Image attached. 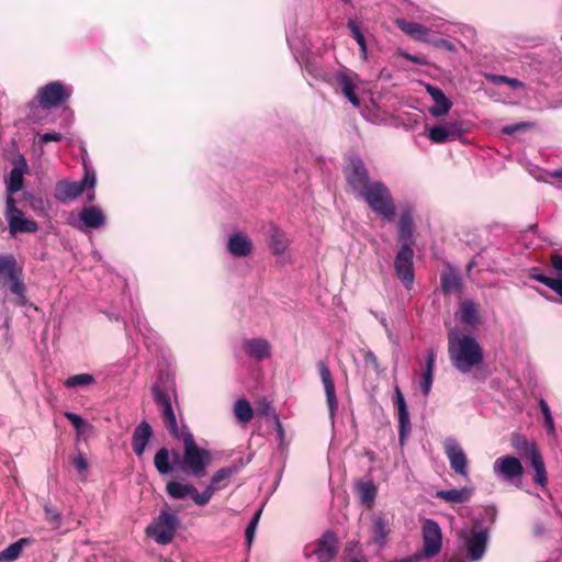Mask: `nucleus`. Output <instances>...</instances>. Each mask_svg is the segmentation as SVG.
Instances as JSON below:
<instances>
[{
    "label": "nucleus",
    "instance_id": "nucleus-1",
    "mask_svg": "<svg viewBox=\"0 0 562 562\" xmlns=\"http://www.w3.org/2000/svg\"><path fill=\"white\" fill-rule=\"evenodd\" d=\"M154 402L157 405L165 427L169 434L183 442V456L180 460L178 452H173V463L188 475L201 477L205 474V469L212 462V456L209 450L199 447L187 426L179 429L176 414L171 404L169 394L161 390L159 385L153 386Z\"/></svg>",
    "mask_w": 562,
    "mask_h": 562
},
{
    "label": "nucleus",
    "instance_id": "nucleus-2",
    "mask_svg": "<svg viewBox=\"0 0 562 562\" xmlns=\"http://www.w3.org/2000/svg\"><path fill=\"white\" fill-rule=\"evenodd\" d=\"M448 351L452 366L461 373H468L484 360L483 349L475 338L451 330L448 335Z\"/></svg>",
    "mask_w": 562,
    "mask_h": 562
},
{
    "label": "nucleus",
    "instance_id": "nucleus-3",
    "mask_svg": "<svg viewBox=\"0 0 562 562\" xmlns=\"http://www.w3.org/2000/svg\"><path fill=\"white\" fill-rule=\"evenodd\" d=\"M357 199L363 200L379 217L392 222L395 217V203L389 188L381 181H372Z\"/></svg>",
    "mask_w": 562,
    "mask_h": 562
},
{
    "label": "nucleus",
    "instance_id": "nucleus-4",
    "mask_svg": "<svg viewBox=\"0 0 562 562\" xmlns=\"http://www.w3.org/2000/svg\"><path fill=\"white\" fill-rule=\"evenodd\" d=\"M7 289L14 295V305L25 306L29 304L25 285L12 255L0 256V290Z\"/></svg>",
    "mask_w": 562,
    "mask_h": 562
},
{
    "label": "nucleus",
    "instance_id": "nucleus-5",
    "mask_svg": "<svg viewBox=\"0 0 562 562\" xmlns=\"http://www.w3.org/2000/svg\"><path fill=\"white\" fill-rule=\"evenodd\" d=\"M83 167L85 176L81 181L60 180L56 183L54 196L58 202L67 204L79 198L85 189H94L97 183L95 170L88 166L86 160H83Z\"/></svg>",
    "mask_w": 562,
    "mask_h": 562
},
{
    "label": "nucleus",
    "instance_id": "nucleus-6",
    "mask_svg": "<svg viewBox=\"0 0 562 562\" xmlns=\"http://www.w3.org/2000/svg\"><path fill=\"white\" fill-rule=\"evenodd\" d=\"M512 446L522 458L529 460L535 470L533 482L537 485L544 487L548 482L547 470L537 445L520 435H514L512 438Z\"/></svg>",
    "mask_w": 562,
    "mask_h": 562
},
{
    "label": "nucleus",
    "instance_id": "nucleus-7",
    "mask_svg": "<svg viewBox=\"0 0 562 562\" xmlns=\"http://www.w3.org/2000/svg\"><path fill=\"white\" fill-rule=\"evenodd\" d=\"M459 537L463 540L467 547L470 561L476 562L484 557L490 538L487 528L475 524L470 531L468 529H462L459 532Z\"/></svg>",
    "mask_w": 562,
    "mask_h": 562
},
{
    "label": "nucleus",
    "instance_id": "nucleus-8",
    "mask_svg": "<svg viewBox=\"0 0 562 562\" xmlns=\"http://www.w3.org/2000/svg\"><path fill=\"white\" fill-rule=\"evenodd\" d=\"M179 524L180 521L175 514L162 510L155 521L147 527L146 533L157 543L168 544L173 540Z\"/></svg>",
    "mask_w": 562,
    "mask_h": 562
},
{
    "label": "nucleus",
    "instance_id": "nucleus-9",
    "mask_svg": "<svg viewBox=\"0 0 562 562\" xmlns=\"http://www.w3.org/2000/svg\"><path fill=\"white\" fill-rule=\"evenodd\" d=\"M14 196L5 198V220L9 225L10 235L15 236L19 233H35L38 229L37 223L25 217L24 213L16 207Z\"/></svg>",
    "mask_w": 562,
    "mask_h": 562
},
{
    "label": "nucleus",
    "instance_id": "nucleus-10",
    "mask_svg": "<svg viewBox=\"0 0 562 562\" xmlns=\"http://www.w3.org/2000/svg\"><path fill=\"white\" fill-rule=\"evenodd\" d=\"M423 532V558L436 557L442 547V532L439 524L434 519H425L422 525Z\"/></svg>",
    "mask_w": 562,
    "mask_h": 562
},
{
    "label": "nucleus",
    "instance_id": "nucleus-11",
    "mask_svg": "<svg viewBox=\"0 0 562 562\" xmlns=\"http://www.w3.org/2000/svg\"><path fill=\"white\" fill-rule=\"evenodd\" d=\"M493 473L502 481L515 483L516 481H520L524 474V468L516 457L504 456L494 461Z\"/></svg>",
    "mask_w": 562,
    "mask_h": 562
},
{
    "label": "nucleus",
    "instance_id": "nucleus-12",
    "mask_svg": "<svg viewBox=\"0 0 562 562\" xmlns=\"http://www.w3.org/2000/svg\"><path fill=\"white\" fill-rule=\"evenodd\" d=\"M347 182L351 188L355 196L359 195L369 184V172L362 159L355 157L350 159V164L345 169Z\"/></svg>",
    "mask_w": 562,
    "mask_h": 562
},
{
    "label": "nucleus",
    "instance_id": "nucleus-13",
    "mask_svg": "<svg viewBox=\"0 0 562 562\" xmlns=\"http://www.w3.org/2000/svg\"><path fill=\"white\" fill-rule=\"evenodd\" d=\"M414 251L411 245H402L394 260L396 277L409 289L414 283Z\"/></svg>",
    "mask_w": 562,
    "mask_h": 562
},
{
    "label": "nucleus",
    "instance_id": "nucleus-14",
    "mask_svg": "<svg viewBox=\"0 0 562 562\" xmlns=\"http://www.w3.org/2000/svg\"><path fill=\"white\" fill-rule=\"evenodd\" d=\"M331 83L335 81L340 92L347 98V100L356 108L360 106V99L356 93V85L359 81V77L356 72L348 68L338 69L333 77H330Z\"/></svg>",
    "mask_w": 562,
    "mask_h": 562
},
{
    "label": "nucleus",
    "instance_id": "nucleus-15",
    "mask_svg": "<svg viewBox=\"0 0 562 562\" xmlns=\"http://www.w3.org/2000/svg\"><path fill=\"white\" fill-rule=\"evenodd\" d=\"M443 448L452 471L468 480L469 461L459 442L454 438H447Z\"/></svg>",
    "mask_w": 562,
    "mask_h": 562
},
{
    "label": "nucleus",
    "instance_id": "nucleus-16",
    "mask_svg": "<svg viewBox=\"0 0 562 562\" xmlns=\"http://www.w3.org/2000/svg\"><path fill=\"white\" fill-rule=\"evenodd\" d=\"M78 222L69 220V224L79 231L99 229L106 224V215L99 206H85L78 213Z\"/></svg>",
    "mask_w": 562,
    "mask_h": 562
},
{
    "label": "nucleus",
    "instance_id": "nucleus-17",
    "mask_svg": "<svg viewBox=\"0 0 562 562\" xmlns=\"http://www.w3.org/2000/svg\"><path fill=\"white\" fill-rule=\"evenodd\" d=\"M36 98L42 108L52 109L65 102L69 98V93L61 82L53 81L42 87Z\"/></svg>",
    "mask_w": 562,
    "mask_h": 562
},
{
    "label": "nucleus",
    "instance_id": "nucleus-18",
    "mask_svg": "<svg viewBox=\"0 0 562 562\" xmlns=\"http://www.w3.org/2000/svg\"><path fill=\"white\" fill-rule=\"evenodd\" d=\"M12 169L5 181L7 196H13L24 186V175L29 172V165L23 155H18L12 161Z\"/></svg>",
    "mask_w": 562,
    "mask_h": 562
},
{
    "label": "nucleus",
    "instance_id": "nucleus-19",
    "mask_svg": "<svg viewBox=\"0 0 562 562\" xmlns=\"http://www.w3.org/2000/svg\"><path fill=\"white\" fill-rule=\"evenodd\" d=\"M464 130L459 121L446 122L427 131L428 138L436 144L454 140L462 136Z\"/></svg>",
    "mask_w": 562,
    "mask_h": 562
},
{
    "label": "nucleus",
    "instance_id": "nucleus-20",
    "mask_svg": "<svg viewBox=\"0 0 562 562\" xmlns=\"http://www.w3.org/2000/svg\"><path fill=\"white\" fill-rule=\"evenodd\" d=\"M166 491L168 495L175 499H182L189 496L199 506H204L207 504L206 495H204V492L199 493V491L191 484L170 481L166 485Z\"/></svg>",
    "mask_w": 562,
    "mask_h": 562
},
{
    "label": "nucleus",
    "instance_id": "nucleus-21",
    "mask_svg": "<svg viewBox=\"0 0 562 562\" xmlns=\"http://www.w3.org/2000/svg\"><path fill=\"white\" fill-rule=\"evenodd\" d=\"M319 376L324 385L326 402L329 411L331 423L334 424L335 414L338 409V401L336 397L335 383L330 373L329 368L324 361L317 363Z\"/></svg>",
    "mask_w": 562,
    "mask_h": 562
},
{
    "label": "nucleus",
    "instance_id": "nucleus-22",
    "mask_svg": "<svg viewBox=\"0 0 562 562\" xmlns=\"http://www.w3.org/2000/svg\"><path fill=\"white\" fill-rule=\"evenodd\" d=\"M395 404L398 413V441L404 446L412 432V424L406 401L400 387L395 386Z\"/></svg>",
    "mask_w": 562,
    "mask_h": 562
},
{
    "label": "nucleus",
    "instance_id": "nucleus-23",
    "mask_svg": "<svg viewBox=\"0 0 562 562\" xmlns=\"http://www.w3.org/2000/svg\"><path fill=\"white\" fill-rule=\"evenodd\" d=\"M338 539L335 532L327 530L317 541V547L313 550L319 562H331L338 552Z\"/></svg>",
    "mask_w": 562,
    "mask_h": 562
},
{
    "label": "nucleus",
    "instance_id": "nucleus-24",
    "mask_svg": "<svg viewBox=\"0 0 562 562\" xmlns=\"http://www.w3.org/2000/svg\"><path fill=\"white\" fill-rule=\"evenodd\" d=\"M243 350L248 358L262 361L271 357L272 347L266 338H246Z\"/></svg>",
    "mask_w": 562,
    "mask_h": 562
},
{
    "label": "nucleus",
    "instance_id": "nucleus-25",
    "mask_svg": "<svg viewBox=\"0 0 562 562\" xmlns=\"http://www.w3.org/2000/svg\"><path fill=\"white\" fill-rule=\"evenodd\" d=\"M397 236L402 245L414 244V210L412 206H404L401 210L397 222Z\"/></svg>",
    "mask_w": 562,
    "mask_h": 562
},
{
    "label": "nucleus",
    "instance_id": "nucleus-26",
    "mask_svg": "<svg viewBox=\"0 0 562 562\" xmlns=\"http://www.w3.org/2000/svg\"><path fill=\"white\" fill-rule=\"evenodd\" d=\"M426 91L436 103L429 108V113L435 117L446 115L452 108V102L446 97L443 91L435 86L426 85Z\"/></svg>",
    "mask_w": 562,
    "mask_h": 562
},
{
    "label": "nucleus",
    "instance_id": "nucleus-27",
    "mask_svg": "<svg viewBox=\"0 0 562 562\" xmlns=\"http://www.w3.org/2000/svg\"><path fill=\"white\" fill-rule=\"evenodd\" d=\"M227 249L236 258L247 257L252 251V241L244 233H234L228 237Z\"/></svg>",
    "mask_w": 562,
    "mask_h": 562
},
{
    "label": "nucleus",
    "instance_id": "nucleus-28",
    "mask_svg": "<svg viewBox=\"0 0 562 562\" xmlns=\"http://www.w3.org/2000/svg\"><path fill=\"white\" fill-rule=\"evenodd\" d=\"M153 437L151 426L143 420L135 428L132 437V447L133 451L137 457H142L145 452V449Z\"/></svg>",
    "mask_w": 562,
    "mask_h": 562
},
{
    "label": "nucleus",
    "instance_id": "nucleus-29",
    "mask_svg": "<svg viewBox=\"0 0 562 562\" xmlns=\"http://www.w3.org/2000/svg\"><path fill=\"white\" fill-rule=\"evenodd\" d=\"M236 472L237 468L228 467L222 468L214 473L209 486L203 491L204 495H206L207 503L211 501L214 492L224 487L226 485V482H228L233 474Z\"/></svg>",
    "mask_w": 562,
    "mask_h": 562
},
{
    "label": "nucleus",
    "instance_id": "nucleus-30",
    "mask_svg": "<svg viewBox=\"0 0 562 562\" xmlns=\"http://www.w3.org/2000/svg\"><path fill=\"white\" fill-rule=\"evenodd\" d=\"M371 533L373 541L380 548H383L390 533L389 519L384 514L380 513L372 517Z\"/></svg>",
    "mask_w": 562,
    "mask_h": 562
},
{
    "label": "nucleus",
    "instance_id": "nucleus-31",
    "mask_svg": "<svg viewBox=\"0 0 562 562\" xmlns=\"http://www.w3.org/2000/svg\"><path fill=\"white\" fill-rule=\"evenodd\" d=\"M474 487L463 486L461 488H452L447 491H438L436 497L451 504H463L469 502L473 495Z\"/></svg>",
    "mask_w": 562,
    "mask_h": 562
},
{
    "label": "nucleus",
    "instance_id": "nucleus-32",
    "mask_svg": "<svg viewBox=\"0 0 562 562\" xmlns=\"http://www.w3.org/2000/svg\"><path fill=\"white\" fill-rule=\"evenodd\" d=\"M396 25L409 37L419 42H429V30L420 23L408 22L404 19H397Z\"/></svg>",
    "mask_w": 562,
    "mask_h": 562
},
{
    "label": "nucleus",
    "instance_id": "nucleus-33",
    "mask_svg": "<svg viewBox=\"0 0 562 562\" xmlns=\"http://www.w3.org/2000/svg\"><path fill=\"white\" fill-rule=\"evenodd\" d=\"M436 362V352L434 349H428L426 355V362L424 367V372L422 376V392L425 396L430 393L432 381H434V369Z\"/></svg>",
    "mask_w": 562,
    "mask_h": 562
},
{
    "label": "nucleus",
    "instance_id": "nucleus-34",
    "mask_svg": "<svg viewBox=\"0 0 562 562\" xmlns=\"http://www.w3.org/2000/svg\"><path fill=\"white\" fill-rule=\"evenodd\" d=\"M456 317L460 323L475 325L477 322V307L471 300H465L460 304Z\"/></svg>",
    "mask_w": 562,
    "mask_h": 562
},
{
    "label": "nucleus",
    "instance_id": "nucleus-35",
    "mask_svg": "<svg viewBox=\"0 0 562 562\" xmlns=\"http://www.w3.org/2000/svg\"><path fill=\"white\" fill-rule=\"evenodd\" d=\"M32 542L33 539L31 538H21L18 541L11 543L9 547H7L4 550L0 552V562L15 561L22 553L23 549L31 544Z\"/></svg>",
    "mask_w": 562,
    "mask_h": 562
},
{
    "label": "nucleus",
    "instance_id": "nucleus-36",
    "mask_svg": "<svg viewBox=\"0 0 562 562\" xmlns=\"http://www.w3.org/2000/svg\"><path fill=\"white\" fill-rule=\"evenodd\" d=\"M270 235V247L274 255H282L285 252L290 245V240L277 226H271L269 231Z\"/></svg>",
    "mask_w": 562,
    "mask_h": 562
},
{
    "label": "nucleus",
    "instance_id": "nucleus-37",
    "mask_svg": "<svg viewBox=\"0 0 562 562\" xmlns=\"http://www.w3.org/2000/svg\"><path fill=\"white\" fill-rule=\"evenodd\" d=\"M442 291L446 294L460 293L462 290V279L456 272H445L440 278Z\"/></svg>",
    "mask_w": 562,
    "mask_h": 562
},
{
    "label": "nucleus",
    "instance_id": "nucleus-38",
    "mask_svg": "<svg viewBox=\"0 0 562 562\" xmlns=\"http://www.w3.org/2000/svg\"><path fill=\"white\" fill-rule=\"evenodd\" d=\"M154 464L160 474H169L173 471L175 464L170 461V452L167 448L159 449L154 457Z\"/></svg>",
    "mask_w": 562,
    "mask_h": 562
},
{
    "label": "nucleus",
    "instance_id": "nucleus-39",
    "mask_svg": "<svg viewBox=\"0 0 562 562\" xmlns=\"http://www.w3.org/2000/svg\"><path fill=\"white\" fill-rule=\"evenodd\" d=\"M541 283L551 289L558 295V297H553L544 291H539L541 296L550 302L562 303V276L551 277L550 279H542Z\"/></svg>",
    "mask_w": 562,
    "mask_h": 562
},
{
    "label": "nucleus",
    "instance_id": "nucleus-40",
    "mask_svg": "<svg viewBox=\"0 0 562 562\" xmlns=\"http://www.w3.org/2000/svg\"><path fill=\"white\" fill-rule=\"evenodd\" d=\"M357 492L361 503L370 507L374 503L378 490L372 481H360L357 484Z\"/></svg>",
    "mask_w": 562,
    "mask_h": 562
},
{
    "label": "nucleus",
    "instance_id": "nucleus-41",
    "mask_svg": "<svg viewBox=\"0 0 562 562\" xmlns=\"http://www.w3.org/2000/svg\"><path fill=\"white\" fill-rule=\"evenodd\" d=\"M234 415L243 424L249 423L254 417V409L245 398H239L234 404Z\"/></svg>",
    "mask_w": 562,
    "mask_h": 562
},
{
    "label": "nucleus",
    "instance_id": "nucleus-42",
    "mask_svg": "<svg viewBox=\"0 0 562 562\" xmlns=\"http://www.w3.org/2000/svg\"><path fill=\"white\" fill-rule=\"evenodd\" d=\"M94 383H95V378L93 374H90V373L75 374V375L67 378L64 381V385L67 389L88 386V385H92Z\"/></svg>",
    "mask_w": 562,
    "mask_h": 562
},
{
    "label": "nucleus",
    "instance_id": "nucleus-43",
    "mask_svg": "<svg viewBox=\"0 0 562 562\" xmlns=\"http://www.w3.org/2000/svg\"><path fill=\"white\" fill-rule=\"evenodd\" d=\"M347 27L351 32L352 37L356 40L357 44L359 45L361 57L362 59L368 58V52H367V43L364 35L362 34L359 24L355 20H349L347 23Z\"/></svg>",
    "mask_w": 562,
    "mask_h": 562
},
{
    "label": "nucleus",
    "instance_id": "nucleus-44",
    "mask_svg": "<svg viewBox=\"0 0 562 562\" xmlns=\"http://www.w3.org/2000/svg\"><path fill=\"white\" fill-rule=\"evenodd\" d=\"M44 512L45 520L48 522L52 529H58L61 526V513L48 505L44 506Z\"/></svg>",
    "mask_w": 562,
    "mask_h": 562
},
{
    "label": "nucleus",
    "instance_id": "nucleus-45",
    "mask_svg": "<svg viewBox=\"0 0 562 562\" xmlns=\"http://www.w3.org/2000/svg\"><path fill=\"white\" fill-rule=\"evenodd\" d=\"M305 70L311 74L315 79L324 80L328 83H331L330 77L324 71V69L318 66L316 61L308 60L305 64Z\"/></svg>",
    "mask_w": 562,
    "mask_h": 562
},
{
    "label": "nucleus",
    "instance_id": "nucleus-46",
    "mask_svg": "<svg viewBox=\"0 0 562 562\" xmlns=\"http://www.w3.org/2000/svg\"><path fill=\"white\" fill-rule=\"evenodd\" d=\"M261 512H262V509L260 508L255 513L252 519L249 521V524L246 528L245 536H246V542H247L248 548L252 543Z\"/></svg>",
    "mask_w": 562,
    "mask_h": 562
},
{
    "label": "nucleus",
    "instance_id": "nucleus-47",
    "mask_svg": "<svg viewBox=\"0 0 562 562\" xmlns=\"http://www.w3.org/2000/svg\"><path fill=\"white\" fill-rule=\"evenodd\" d=\"M65 417L71 423V425L77 430H80L82 427H85L87 425V422L78 414H75L71 412H65Z\"/></svg>",
    "mask_w": 562,
    "mask_h": 562
},
{
    "label": "nucleus",
    "instance_id": "nucleus-48",
    "mask_svg": "<svg viewBox=\"0 0 562 562\" xmlns=\"http://www.w3.org/2000/svg\"><path fill=\"white\" fill-rule=\"evenodd\" d=\"M363 357H364V362H366L367 364H370L376 373H380V372H381V369H380V364H379L378 358H376V356L374 355V352H373V351H371V350H364V352H363Z\"/></svg>",
    "mask_w": 562,
    "mask_h": 562
},
{
    "label": "nucleus",
    "instance_id": "nucleus-49",
    "mask_svg": "<svg viewBox=\"0 0 562 562\" xmlns=\"http://www.w3.org/2000/svg\"><path fill=\"white\" fill-rule=\"evenodd\" d=\"M63 139V135L57 132H48L40 135L38 137V144L44 145L49 142H60Z\"/></svg>",
    "mask_w": 562,
    "mask_h": 562
},
{
    "label": "nucleus",
    "instance_id": "nucleus-50",
    "mask_svg": "<svg viewBox=\"0 0 562 562\" xmlns=\"http://www.w3.org/2000/svg\"><path fill=\"white\" fill-rule=\"evenodd\" d=\"M72 464L75 467V469L80 473V474H86L88 472V461L86 460V458L82 456V454H78L74 460H72Z\"/></svg>",
    "mask_w": 562,
    "mask_h": 562
},
{
    "label": "nucleus",
    "instance_id": "nucleus-51",
    "mask_svg": "<svg viewBox=\"0 0 562 562\" xmlns=\"http://www.w3.org/2000/svg\"><path fill=\"white\" fill-rule=\"evenodd\" d=\"M259 411H260L261 415H263L265 417H270V418H272V420H274V416H279L276 413V409L273 408L271 403H269L267 401H263L260 403Z\"/></svg>",
    "mask_w": 562,
    "mask_h": 562
},
{
    "label": "nucleus",
    "instance_id": "nucleus-52",
    "mask_svg": "<svg viewBox=\"0 0 562 562\" xmlns=\"http://www.w3.org/2000/svg\"><path fill=\"white\" fill-rule=\"evenodd\" d=\"M539 173L540 175H535L537 180H541V181L547 182L549 177L562 180V168L561 169H557V170H554V171H552L550 173L542 172L541 170H539Z\"/></svg>",
    "mask_w": 562,
    "mask_h": 562
},
{
    "label": "nucleus",
    "instance_id": "nucleus-53",
    "mask_svg": "<svg viewBox=\"0 0 562 562\" xmlns=\"http://www.w3.org/2000/svg\"><path fill=\"white\" fill-rule=\"evenodd\" d=\"M432 45L437 48H443L448 52H456V46L453 43H451L448 40L445 38H437L432 42Z\"/></svg>",
    "mask_w": 562,
    "mask_h": 562
},
{
    "label": "nucleus",
    "instance_id": "nucleus-54",
    "mask_svg": "<svg viewBox=\"0 0 562 562\" xmlns=\"http://www.w3.org/2000/svg\"><path fill=\"white\" fill-rule=\"evenodd\" d=\"M485 79L494 85H506L507 82V76L503 75H494V74H485Z\"/></svg>",
    "mask_w": 562,
    "mask_h": 562
},
{
    "label": "nucleus",
    "instance_id": "nucleus-55",
    "mask_svg": "<svg viewBox=\"0 0 562 562\" xmlns=\"http://www.w3.org/2000/svg\"><path fill=\"white\" fill-rule=\"evenodd\" d=\"M551 265L554 268L555 271H558L561 276L562 274V255L554 254L551 257Z\"/></svg>",
    "mask_w": 562,
    "mask_h": 562
},
{
    "label": "nucleus",
    "instance_id": "nucleus-56",
    "mask_svg": "<svg viewBox=\"0 0 562 562\" xmlns=\"http://www.w3.org/2000/svg\"><path fill=\"white\" fill-rule=\"evenodd\" d=\"M526 126H527V124H525V123L512 124V125L504 126L503 132L505 134L512 135V134L516 133L517 131L524 130Z\"/></svg>",
    "mask_w": 562,
    "mask_h": 562
},
{
    "label": "nucleus",
    "instance_id": "nucleus-57",
    "mask_svg": "<svg viewBox=\"0 0 562 562\" xmlns=\"http://www.w3.org/2000/svg\"><path fill=\"white\" fill-rule=\"evenodd\" d=\"M544 419V427L547 428L548 430V434L550 435H554L555 432V427H554V420H553V416H547V417H543Z\"/></svg>",
    "mask_w": 562,
    "mask_h": 562
},
{
    "label": "nucleus",
    "instance_id": "nucleus-58",
    "mask_svg": "<svg viewBox=\"0 0 562 562\" xmlns=\"http://www.w3.org/2000/svg\"><path fill=\"white\" fill-rule=\"evenodd\" d=\"M273 423H274V426H276V431L278 434V438L280 440H282L284 438V429H283V426L281 424V420H280L279 416H274Z\"/></svg>",
    "mask_w": 562,
    "mask_h": 562
},
{
    "label": "nucleus",
    "instance_id": "nucleus-59",
    "mask_svg": "<svg viewBox=\"0 0 562 562\" xmlns=\"http://www.w3.org/2000/svg\"><path fill=\"white\" fill-rule=\"evenodd\" d=\"M506 85H508L514 90L524 87V83L520 80H518L516 78H510V77L507 78Z\"/></svg>",
    "mask_w": 562,
    "mask_h": 562
},
{
    "label": "nucleus",
    "instance_id": "nucleus-60",
    "mask_svg": "<svg viewBox=\"0 0 562 562\" xmlns=\"http://www.w3.org/2000/svg\"><path fill=\"white\" fill-rule=\"evenodd\" d=\"M539 407L542 412L543 417L552 415L548 403L543 398L539 401Z\"/></svg>",
    "mask_w": 562,
    "mask_h": 562
},
{
    "label": "nucleus",
    "instance_id": "nucleus-61",
    "mask_svg": "<svg viewBox=\"0 0 562 562\" xmlns=\"http://www.w3.org/2000/svg\"><path fill=\"white\" fill-rule=\"evenodd\" d=\"M530 278L541 283L542 279H550L551 277L544 276L539 269H533L530 273Z\"/></svg>",
    "mask_w": 562,
    "mask_h": 562
},
{
    "label": "nucleus",
    "instance_id": "nucleus-62",
    "mask_svg": "<svg viewBox=\"0 0 562 562\" xmlns=\"http://www.w3.org/2000/svg\"><path fill=\"white\" fill-rule=\"evenodd\" d=\"M380 323L386 329V331L389 333V336H391V331L389 329L387 321H386V318L384 316L380 317Z\"/></svg>",
    "mask_w": 562,
    "mask_h": 562
},
{
    "label": "nucleus",
    "instance_id": "nucleus-63",
    "mask_svg": "<svg viewBox=\"0 0 562 562\" xmlns=\"http://www.w3.org/2000/svg\"><path fill=\"white\" fill-rule=\"evenodd\" d=\"M135 325L137 326L138 330H139L142 334H144L143 327H144V329H146V326H145V324H143V322H142V319H140V317H139V316L137 317V321H136V324H135Z\"/></svg>",
    "mask_w": 562,
    "mask_h": 562
},
{
    "label": "nucleus",
    "instance_id": "nucleus-64",
    "mask_svg": "<svg viewBox=\"0 0 562 562\" xmlns=\"http://www.w3.org/2000/svg\"><path fill=\"white\" fill-rule=\"evenodd\" d=\"M95 198L93 189H90V191L87 193V200L88 202H92Z\"/></svg>",
    "mask_w": 562,
    "mask_h": 562
}]
</instances>
